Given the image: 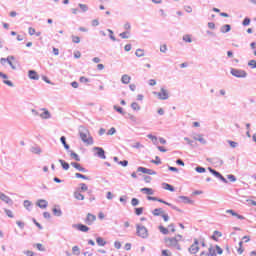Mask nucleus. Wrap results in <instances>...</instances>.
<instances>
[{"label":"nucleus","instance_id":"10","mask_svg":"<svg viewBox=\"0 0 256 256\" xmlns=\"http://www.w3.org/2000/svg\"><path fill=\"white\" fill-rule=\"evenodd\" d=\"M94 151L96 152V155L99 157V159H107V156H105V150L101 147H94Z\"/></svg>","mask_w":256,"mask_h":256},{"label":"nucleus","instance_id":"40","mask_svg":"<svg viewBox=\"0 0 256 256\" xmlns=\"http://www.w3.org/2000/svg\"><path fill=\"white\" fill-rule=\"evenodd\" d=\"M184 141H186L187 145H190L191 147H195V142L189 139V137H185Z\"/></svg>","mask_w":256,"mask_h":256},{"label":"nucleus","instance_id":"64","mask_svg":"<svg viewBox=\"0 0 256 256\" xmlns=\"http://www.w3.org/2000/svg\"><path fill=\"white\" fill-rule=\"evenodd\" d=\"M162 256H171L169 250H162Z\"/></svg>","mask_w":256,"mask_h":256},{"label":"nucleus","instance_id":"52","mask_svg":"<svg viewBox=\"0 0 256 256\" xmlns=\"http://www.w3.org/2000/svg\"><path fill=\"white\" fill-rule=\"evenodd\" d=\"M251 23V19L249 17H246L243 22H242V25L244 27H247V25H249Z\"/></svg>","mask_w":256,"mask_h":256},{"label":"nucleus","instance_id":"60","mask_svg":"<svg viewBox=\"0 0 256 256\" xmlns=\"http://www.w3.org/2000/svg\"><path fill=\"white\" fill-rule=\"evenodd\" d=\"M118 165H122V167H127L129 165V161H127V160L119 161Z\"/></svg>","mask_w":256,"mask_h":256},{"label":"nucleus","instance_id":"18","mask_svg":"<svg viewBox=\"0 0 256 256\" xmlns=\"http://www.w3.org/2000/svg\"><path fill=\"white\" fill-rule=\"evenodd\" d=\"M162 214H163V208H155L152 211V215H154V217L162 216Z\"/></svg>","mask_w":256,"mask_h":256},{"label":"nucleus","instance_id":"33","mask_svg":"<svg viewBox=\"0 0 256 256\" xmlns=\"http://www.w3.org/2000/svg\"><path fill=\"white\" fill-rule=\"evenodd\" d=\"M131 109H133V111H141V106H139V103L133 102L131 104Z\"/></svg>","mask_w":256,"mask_h":256},{"label":"nucleus","instance_id":"59","mask_svg":"<svg viewBox=\"0 0 256 256\" xmlns=\"http://www.w3.org/2000/svg\"><path fill=\"white\" fill-rule=\"evenodd\" d=\"M79 81H80V83H89V79L85 76H81Z\"/></svg>","mask_w":256,"mask_h":256},{"label":"nucleus","instance_id":"26","mask_svg":"<svg viewBox=\"0 0 256 256\" xmlns=\"http://www.w3.org/2000/svg\"><path fill=\"white\" fill-rule=\"evenodd\" d=\"M15 60V56H8V60L7 63L8 65H10L11 69L15 70L17 69V67H15V65H13V62Z\"/></svg>","mask_w":256,"mask_h":256},{"label":"nucleus","instance_id":"61","mask_svg":"<svg viewBox=\"0 0 256 256\" xmlns=\"http://www.w3.org/2000/svg\"><path fill=\"white\" fill-rule=\"evenodd\" d=\"M36 248L38 249V251H45V248L43 247V244H41V243H37Z\"/></svg>","mask_w":256,"mask_h":256},{"label":"nucleus","instance_id":"14","mask_svg":"<svg viewBox=\"0 0 256 256\" xmlns=\"http://www.w3.org/2000/svg\"><path fill=\"white\" fill-rule=\"evenodd\" d=\"M178 199H180V201L182 203H185L186 205H193V200H191L189 197L187 196H179Z\"/></svg>","mask_w":256,"mask_h":256},{"label":"nucleus","instance_id":"58","mask_svg":"<svg viewBox=\"0 0 256 256\" xmlns=\"http://www.w3.org/2000/svg\"><path fill=\"white\" fill-rule=\"evenodd\" d=\"M135 213L136 215H143V207H140V208H135Z\"/></svg>","mask_w":256,"mask_h":256},{"label":"nucleus","instance_id":"34","mask_svg":"<svg viewBox=\"0 0 256 256\" xmlns=\"http://www.w3.org/2000/svg\"><path fill=\"white\" fill-rule=\"evenodd\" d=\"M79 8L81 9L82 13H87L89 11V6L86 4H78Z\"/></svg>","mask_w":256,"mask_h":256},{"label":"nucleus","instance_id":"25","mask_svg":"<svg viewBox=\"0 0 256 256\" xmlns=\"http://www.w3.org/2000/svg\"><path fill=\"white\" fill-rule=\"evenodd\" d=\"M60 141L62 145H64V148L66 149V151H69L70 147H69V144H67V138H65V136H61Z\"/></svg>","mask_w":256,"mask_h":256},{"label":"nucleus","instance_id":"27","mask_svg":"<svg viewBox=\"0 0 256 256\" xmlns=\"http://www.w3.org/2000/svg\"><path fill=\"white\" fill-rule=\"evenodd\" d=\"M208 171H210V173L212 175H214V177H216L217 179H219L221 177V174L217 170H215L211 167H208Z\"/></svg>","mask_w":256,"mask_h":256},{"label":"nucleus","instance_id":"39","mask_svg":"<svg viewBox=\"0 0 256 256\" xmlns=\"http://www.w3.org/2000/svg\"><path fill=\"white\" fill-rule=\"evenodd\" d=\"M135 55L136 57H143L145 55V52L143 49H137Z\"/></svg>","mask_w":256,"mask_h":256},{"label":"nucleus","instance_id":"41","mask_svg":"<svg viewBox=\"0 0 256 256\" xmlns=\"http://www.w3.org/2000/svg\"><path fill=\"white\" fill-rule=\"evenodd\" d=\"M168 207H171L174 211H177L178 213H183V210H181L179 207L173 205V204H168Z\"/></svg>","mask_w":256,"mask_h":256},{"label":"nucleus","instance_id":"57","mask_svg":"<svg viewBox=\"0 0 256 256\" xmlns=\"http://www.w3.org/2000/svg\"><path fill=\"white\" fill-rule=\"evenodd\" d=\"M249 67H252V69H256V61L255 60H250L248 62Z\"/></svg>","mask_w":256,"mask_h":256},{"label":"nucleus","instance_id":"9","mask_svg":"<svg viewBox=\"0 0 256 256\" xmlns=\"http://www.w3.org/2000/svg\"><path fill=\"white\" fill-rule=\"evenodd\" d=\"M96 220H97V216H95L91 213H88L87 217L85 219V223H86V225H93V223H95Z\"/></svg>","mask_w":256,"mask_h":256},{"label":"nucleus","instance_id":"31","mask_svg":"<svg viewBox=\"0 0 256 256\" xmlns=\"http://www.w3.org/2000/svg\"><path fill=\"white\" fill-rule=\"evenodd\" d=\"M74 197L75 199H77L78 201H83L85 199V196L83 194H81L80 192H75L74 193Z\"/></svg>","mask_w":256,"mask_h":256},{"label":"nucleus","instance_id":"22","mask_svg":"<svg viewBox=\"0 0 256 256\" xmlns=\"http://www.w3.org/2000/svg\"><path fill=\"white\" fill-rule=\"evenodd\" d=\"M68 153H70V157L74 159V161H81V157H79V154L73 152V150H69Z\"/></svg>","mask_w":256,"mask_h":256},{"label":"nucleus","instance_id":"6","mask_svg":"<svg viewBox=\"0 0 256 256\" xmlns=\"http://www.w3.org/2000/svg\"><path fill=\"white\" fill-rule=\"evenodd\" d=\"M199 249V240L195 238L193 244L188 248V252L190 255H197V253H199Z\"/></svg>","mask_w":256,"mask_h":256},{"label":"nucleus","instance_id":"37","mask_svg":"<svg viewBox=\"0 0 256 256\" xmlns=\"http://www.w3.org/2000/svg\"><path fill=\"white\" fill-rule=\"evenodd\" d=\"M208 255L209 256H217V250L215 248H213V247H210L208 249Z\"/></svg>","mask_w":256,"mask_h":256},{"label":"nucleus","instance_id":"32","mask_svg":"<svg viewBox=\"0 0 256 256\" xmlns=\"http://www.w3.org/2000/svg\"><path fill=\"white\" fill-rule=\"evenodd\" d=\"M160 233H162V235H169V229L165 228L164 226H159L158 227Z\"/></svg>","mask_w":256,"mask_h":256},{"label":"nucleus","instance_id":"56","mask_svg":"<svg viewBox=\"0 0 256 256\" xmlns=\"http://www.w3.org/2000/svg\"><path fill=\"white\" fill-rule=\"evenodd\" d=\"M227 177L231 183H235V181H237V177H235V175L229 174Z\"/></svg>","mask_w":256,"mask_h":256},{"label":"nucleus","instance_id":"30","mask_svg":"<svg viewBox=\"0 0 256 256\" xmlns=\"http://www.w3.org/2000/svg\"><path fill=\"white\" fill-rule=\"evenodd\" d=\"M31 153H34L35 155L41 154V148L39 146H34L30 149Z\"/></svg>","mask_w":256,"mask_h":256},{"label":"nucleus","instance_id":"19","mask_svg":"<svg viewBox=\"0 0 256 256\" xmlns=\"http://www.w3.org/2000/svg\"><path fill=\"white\" fill-rule=\"evenodd\" d=\"M52 213L55 217H61V215H63V211H61V208L59 207L53 208Z\"/></svg>","mask_w":256,"mask_h":256},{"label":"nucleus","instance_id":"55","mask_svg":"<svg viewBox=\"0 0 256 256\" xmlns=\"http://www.w3.org/2000/svg\"><path fill=\"white\" fill-rule=\"evenodd\" d=\"M183 41H185L186 43H192V39H191V36L189 35H185L183 36Z\"/></svg>","mask_w":256,"mask_h":256},{"label":"nucleus","instance_id":"11","mask_svg":"<svg viewBox=\"0 0 256 256\" xmlns=\"http://www.w3.org/2000/svg\"><path fill=\"white\" fill-rule=\"evenodd\" d=\"M71 166L74 167V169H77V171H81V173H87V168L81 166V164L77 162H72Z\"/></svg>","mask_w":256,"mask_h":256},{"label":"nucleus","instance_id":"3","mask_svg":"<svg viewBox=\"0 0 256 256\" xmlns=\"http://www.w3.org/2000/svg\"><path fill=\"white\" fill-rule=\"evenodd\" d=\"M136 235L138 237H141V239H148L149 237V230H147V227L136 224Z\"/></svg>","mask_w":256,"mask_h":256},{"label":"nucleus","instance_id":"63","mask_svg":"<svg viewBox=\"0 0 256 256\" xmlns=\"http://www.w3.org/2000/svg\"><path fill=\"white\" fill-rule=\"evenodd\" d=\"M80 185H81V191H87L89 189V187L85 183H81Z\"/></svg>","mask_w":256,"mask_h":256},{"label":"nucleus","instance_id":"7","mask_svg":"<svg viewBox=\"0 0 256 256\" xmlns=\"http://www.w3.org/2000/svg\"><path fill=\"white\" fill-rule=\"evenodd\" d=\"M138 173H146L147 175H157V172L155 170L145 168V167H138L137 168Z\"/></svg>","mask_w":256,"mask_h":256},{"label":"nucleus","instance_id":"50","mask_svg":"<svg viewBox=\"0 0 256 256\" xmlns=\"http://www.w3.org/2000/svg\"><path fill=\"white\" fill-rule=\"evenodd\" d=\"M206 169L204 167L198 166L195 168L196 173H205Z\"/></svg>","mask_w":256,"mask_h":256},{"label":"nucleus","instance_id":"4","mask_svg":"<svg viewBox=\"0 0 256 256\" xmlns=\"http://www.w3.org/2000/svg\"><path fill=\"white\" fill-rule=\"evenodd\" d=\"M230 73L233 75V77H237L238 79H245V77H247V72L245 70L237 68H232Z\"/></svg>","mask_w":256,"mask_h":256},{"label":"nucleus","instance_id":"62","mask_svg":"<svg viewBox=\"0 0 256 256\" xmlns=\"http://www.w3.org/2000/svg\"><path fill=\"white\" fill-rule=\"evenodd\" d=\"M16 225H18V227L21 228V229H25V223L22 222V221H17Z\"/></svg>","mask_w":256,"mask_h":256},{"label":"nucleus","instance_id":"24","mask_svg":"<svg viewBox=\"0 0 256 256\" xmlns=\"http://www.w3.org/2000/svg\"><path fill=\"white\" fill-rule=\"evenodd\" d=\"M220 31L222 33H229V31H231V25L225 24V25L221 26Z\"/></svg>","mask_w":256,"mask_h":256},{"label":"nucleus","instance_id":"46","mask_svg":"<svg viewBox=\"0 0 256 256\" xmlns=\"http://www.w3.org/2000/svg\"><path fill=\"white\" fill-rule=\"evenodd\" d=\"M151 163H153L154 165H161V158H159V156H156L155 160H151Z\"/></svg>","mask_w":256,"mask_h":256},{"label":"nucleus","instance_id":"20","mask_svg":"<svg viewBox=\"0 0 256 256\" xmlns=\"http://www.w3.org/2000/svg\"><path fill=\"white\" fill-rule=\"evenodd\" d=\"M147 137L152 141L153 145H159V140L157 136H154L153 134H148Z\"/></svg>","mask_w":256,"mask_h":256},{"label":"nucleus","instance_id":"54","mask_svg":"<svg viewBox=\"0 0 256 256\" xmlns=\"http://www.w3.org/2000/svg\"><path fill=\"white\" fill-rule=\"evenodd\" d=\"M117 133V129L115 127H112L108 130L107 135H115Z\"/></svg>","mask_w":256,"mask_h":256},{"label":"nucleus","instance_id":"42","mask_svg":"<svg viewBox=\"0 0 256 256\" xmlns=\"http://www.w3.org/2000/svg\"><path fill=\"white\" fill-rule=\"evenodd\" d=\"M31 201H29V200H25L24 201V207H25V209H27V211H31Z\"/></svg>","mask_w":256,"mask_h":256},{"label":"nucleus","instance_id":"21","mask_svg":"<svg viewBox=\"0 0 256 256\" xmlns=\"http://www.w3.org/2000/svg\"><path fill=\"white\" fill-rule=\"evenodd\" d=\"M96 243H97V245H99V247H105L107 245V241H105L101 237L96 238Z\"/></svg>","mask_w":256,"mask_h":256},{"label":"nucleus","instance_id":"16","mask_svg":"<svg viewBox=\"0 0 256 256\" xmlns=\"http://www.w3.org/2000/svg\"><path fill=\"white\" fill-rule=\"evenodd\" d=\"M121 81L124 85H129V83H131V76L124 74L121 77Z\"/></svg>","mask_w":256,"mask_h":256},{"label":"nucleus","instance_id":"8","mask_svg":"<svg viewBox=\"0 0 256 256\" xmlns=\"http://www.w3.org/2000/svg\"><path fill=\"white\" fill-rule=\"evenodd\" d=\"M0 199L7 205H13V200L9 196L5 195L3 192H0Z\"/></svg>","mask_w":256,"mask_h":256},{"label":"nucleus","instance_id":"53","mask_svg":"<svg viewBox=\"0 0 256 256\" xmlns=\"http://www.w3.org/2000/svg\"><path fill=\"white\" fill-rule=\"evenodd\" d=\"M129 31H126V32H122L119 34V36L122 38V39H129Z\"/></svg>","mask_w":256,"mask_h":256},{"label":"nucleus","instance_id":"12","mask_svg":"<svg viewBox=\"0 0 256 256\" xmlns=\"http://www.w3.org/2000/svg\"><path fill=\"white\" fill-rule=\"evenodd\" d=\"M28 77L33 81H39V74L35 70L28 71Z\"/></svg>","mask_w":256,"mask_h":256},{"label":"nucleus","instance_id":"48","mask_svg":"<svg viewBox=\"0 0 256 256\" xmlns=\"http://www.w3.org/2000/svg\"><path fill=\"white\" fill-rule=\"evenodd\" d=\"M72 43H81V38L79 36L72 35Z\"/></svg>","mask_w":256,"mask_h":256},{"label":"nucleus","instance_id":"13","mask_svg":"<svg viewBox=\"0 0 256 256\" xmlns=\"http://www.w3.org/2000/svg\"><path fill=\"white\" fill-rule=\"evenodd\" d=\"M74 227H76V229H78V231H81L82 233H87V231H89V227L85 224H76L74 225Z\"/></svg>","mask_w":256,"mask_h":256},{"label":"nucleus","instance_id":"29","mask_svg":"<svg viewBox=\"0 0 256 256\" xmlns=\"http://www.w3.org/2000/svg\"><path fill=\"white\" fill-rule=\"evenodd\" d=\"M162 186L166 191H171L172 193L175 191V188L169 183H163Z\"/></svg>","mask_w":256,"mask_h":256},{"label":"nucleus","instance_id":"44","mask_svg":"<svg viewBox=\"0 0 256 256\" xmlns=\"http://www.w3.org/2000/svg\"><path fill=\"white\" fill-rule=\"evenodd\" d=\"M107 31L109 33V38L111 39V41H117V38H115V35H113V30L107 29Z\"/></svg>","mask_w":256,"mask_h":256},{"label":"nucleus","instance_id":"1","mask_svg":"<svg viewBox=\"0 0 256 256\" xmlns=\"http://www.w3.org/2000/svg\"><path fill=\"white\" fill-rule=\"evenodd\" d=\"M183 239V236L178 234L176 237L165 238L166 247H170L171 249H177V251H181V245L179 241Z\"/></svg>","mask_w":256,"mask_h":256},{"label":"nucleus","instance_id":"15","mask_svg":"<svg viewBox=\"0 0 256 256\" xmlns=\"http://www.w3.org/2000/svg\"><path fill=\"white\" fill-rule=\"evenodd\" d=\"M38 207H40V209H47V205H49V202H47V200H43L40 199L37 202Z\"/></svg>","mask_w":256,"mask_h":256},{"label":"nucleus","instance_id":"5","mask_svg":"<svg viewBox=\"0 0 256 256\" xmlns=\"http://www.w3.org/2000/svg\"><path fill=\"white\" fill-rule=\"evenodd\" d=\"M153 95H156L160 101H167L169 99V91L165 88H161L160 92H153Z\"/></svg>","mask_w":256,"mask_h":256},{"label":"nucleus","instance_id":"51","mask_svg":"<svg viewBox=\"0 0 256 256\" xmlns=\"http://www.w3.org/2000/svg\"><path fill=\"white\" fill-rule=\"evenodd\" d=\"M131 205H132V207H137V205H139V199L132 198Z\"/></svg>","mask_w":256,"mask_h":256},{"label":"nucleus","instance_id":"17","mask_svg":"<svg viewBox=\"0 0 256 256\" xmlns=\"http://www.w3.org/2000/svg\"><path fill=\"white\" fill-rule=\"evenodd\" d=\"M141 193H145V195H154L155 191L153 188H141Z\"/></svg>","mask_w":256,"mask_h":256},{"label":"nucleus","instance_id":"23","mask_svg":"<svg viewBox=\"0 0 256 256\" xmlns=\"http://www.w3.org/2000/svg\"><path fill=\"white\" fill-rule=\"evenodd\" d=\"M58 161H59L60 165H62V169H64V171H69V163H67L63 159H59Z\"/></svg>","mask_w":256,"mask_h":256},{"label":"nucleus","instance_id":"47","mask_svg":"<svg viewBox=\"0 0 256 256\" xmlns=\"http://www.w3.org/2000/svg\"><path fill=\"white\" fill-rule=\"evenodd\" d=\"M228 143L230 144V147H232V149H235L239 146V144L235 141L232 140H228Z\"/></svg>","mask_w":256,"mask_h":256},{"label":"nucleus","instance_id":"38","mask_svg":"<svg viewBox=\"0 0 256 256\" xmlns=\"http://www.w3.org/2000/svg\"><path fill=\"white\" fill-rule=\"evenodd\" d=\"M75 177H76L77 179H84V180H86V181H89V177H87L86 175H83V174H81V173H76V174H75Z\"/></svg>","mask_w":256,"mask_h":256},{"label":"nucleus","instance_id":"28","mask_svg":"<svg viewBox=\"0 0 256 256\" xmlns=\"http://www.w3.org/2000/svg\"><path fill=\"white\" fill-rule=\"evenodd\" d=\"M41 119H51V113L48 110H45L40 114Z\"/></svg>","mask_w":256,"mask_h":256},{"label":"nucleus","instance_id":"45","mask_svg":"<svg viewBox=\"0 0 256 256\" xmlns=\"http://www.w3.org/2000/svg\"><path fill=\"white\" fill-rule=\"evenodd\" d=\"M7 217H9L10 219H13L15 216L13 215V211L9 210V209H4Z\"/></svg>","mask_w":256,"mask_h":256},{"label":"nucleus","instance_id":"49","mask_svg":"<svg viewBox=\"0 0 256 256\" xmlns=\"http://www.w3.org/2000/svg\"><path fill=\"white\" fill-rule=\"evenodd\" d=\"M133 149H143V144H141L140 142H136L134 145H132Z\"/></svg>","mask_w":256,"mask_h":256},{"label":"nucleus","instance_id":"43","mask_svg":"<svg viewBox=\"0 0 256 256\" xmlns=\"http://www.w3.org/2000/svg\"><path fill=\"white\" fill-rule=\"evenodd\" d=\"M199 143H201L202 145H207V140H205V138H203V134H199Z\"/></svg>","mask_w":256,"mask_h":256},{"label":"nucleus","instance_id":"36","mask_svg":"<svg viewBox=\"0 0 256 256\" xmlns=\"http://www.w3.org/2000/svg\"><path fill=\"white\" fill-rule=\"evenodd\" d=\"M113 109H114L115 111H117V113H120V115H125V111H123V108H122V107H119V106H117V105H114V106H113Z\"/></svg>","mask_w":256,"mask_h":256},{"label":"nucleus","instance_id":"35","mask_svg":"<svg viewBox=\"0 0 256 256\" xmlns=\"http://www.w3.org/2000/svg\"><path fill=\"white\" fill-rule=\"evenodd\" d=\"M72 253L73 255H81V250L79 249V246H73Z\"/></svg>","mask_w":256,"mask_h":256},{"label":"nucleus","instance_id":"2","mask_svg":"<svg viewBox=\"0 0 256 256\" xmlns=\"http://www.w3.org/2000/svg\"><path fill=\"white\" fill-rule=\"evenodd\" d=\"M79 135L83 143H85L86 145H93V136H91V134L89 133V129L85 128L84 126H80Z\"/></svg>","mask_w":256,"mask_h":256}]
</instances>
